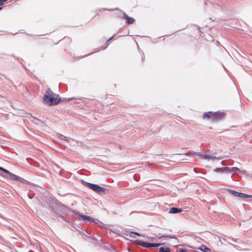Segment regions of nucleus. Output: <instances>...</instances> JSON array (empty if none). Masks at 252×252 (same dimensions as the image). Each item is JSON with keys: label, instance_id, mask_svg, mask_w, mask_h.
Segmentation results:
<instances>
[{"label": "nucleus", "instance_id": "1", "mask_svg": "<svg viewBox=\"0 0 252 252\" xmlns=\"http://www.w3.org/2000/svg\"><path fill=\"white\" fill-rule=\"evenodd\" d=\"M61 100L60 98H58V95L54 94L52 91L48 89L46 92L43 97L44 103L49 105H55L59 103Z\"/></svg>", "mask_w": 252, "mask_h": 252}, {"label": "nucleus", "instance_id": "2", "mask_svg": "<svg viewBox=\"0 0 252 252\" xmlns=\"http://www.w3.org/2000/svg\"><path fill=\"white\" fill-rule=\"evenodd\" d=\"M0 171H3L4 173V174H3L0 172V175L6 178L10 179L12 181H17L23 183H25L26 182V181L25 179L17 176V175L10 172L7 170L1 167H0Z\"/></svg>", "mask_w": 252, "mask_h": 252}, {"label": "nucleus", "instance_id": "3", "mask_svg": "<svg viewBox=\"0 0 252 252\" xmlns=\"http://www.w3.org/2000/svg\"><path fill=\"white\" fill-rule=\"evenodd\" d=\"M223 117V113L220 112L213 113L208 112L203 115V118H207L214 121H217Z\"/></svg>", "mask_w": 252, "mask_h": 252}, {"label": "nucleus", "instance_id": "4", "mask_svg": "<svg viewBox=\"0 0 252 252\" xmlns=\"http://www.w3.org/2000/svg\"><path fill=\"white\" fill-rule=\"evenodd\" d=\"M86 186L90 189L97 193L103 192L105 189L96 184H94L90 183H86Z\"/></svg>", "mask_w": 252, "mask_h": 252}, {"label": "nucleus", "instance_id": "5", "mask_svg": "<svg viewBox=\"0 0 252 252\" xmlns=\"http://www.w3.org/2000/svg\"><path fill=\"white\" fill-rule=\"evenodd\" d=\"M136 243L145 248L158 247L161 245L159 243H150L140 240H137Z\"/></svg>", "mask_w": 252, "mask_h": 252}, {"label": "nucleus", "instance_id": "6", "mask_svg": "<svg viewBox=\"0 0 252 252\" xmlns=\"http://www.w3.org/2000/svg\"><path fill=\"white\" fill-rule=\"evenodd\" d=\"M79 218L80 220H83L86 222H94L95 223L100 225L101 222L97 219H94L90 216L85 215H79Z\"/></svg>", "mask_w": 252, "mask_h": 252}, {"label": "nucleus", "instance_id": "7", "mask_svg": "<svg viewBox=\"0 0 252 252\" xmlns=\"http://www.w3.org/2000/svg\"><path fill=\"white\" fill-rule=\"evenodd\" d=\"M227 190L234 196L239 197L242 198H245L246 197L248 196L247 194L238 192L229 189H227Z\"/></svg>", "mask_w": 252, "mask_h": 252}, {"label": "nucleus", "instance_id": "8", "mask_svg": "<svg viewBox=\"0 0 252 252\" xmlns=\"http://www.w3.org/2000/svg\"><path fill=\"white\" fill-rule=\"evenodd\" d=\"M57 209L58 211L61 213H65L69 210L67 207L62 204H57Z\"/></svg>", "mask_w": 252, "mask_h": 252}, {"label": "nucleus", "instance_id": "9", "mask_svg": "<svg viewBox=\"0 0 252 252\" xmlns=\"http://www.w3.org/2000/svg\"><path fill=\"white\" fill-rule=\"evenodd\" d=\"M223 169H224V172H236L237 171H239L240 169L237 167H223Z\"/></svg>", "mask_w": 252, "mask_h": 252}, {"label": "nucleus", "instance_id": "10", "mask_svg": "<svg viewBox=\"0 0 252 252\" xmlns=\"http://www.w3.org/2000/svg\"><path fill=\"white\" fill-rule=\"evenodd\" d=\"M223 158V157H217L216 156H214L213 155L212 156H210V155H207V158H205V160H221Z\"/></svg>", "mask_w": 252, "mask_h": 252}, {"label": "nucleus", "instance_id": "11", "mask_svg": "<svg viewBox=\"0 0 252 252\" xmlns=\"http://www.w3.org/2000/svg\"><path fill=\"white\" fill-rule=\"evenodd\" d=\"M123 15V17L125 19L127 20V23L128 24H131L134 21V19L132 17H129L125 12H122Z\"/></svg>", "mask_w": 252, "mask_h": 252}, {"label": "nucleus", "instance_id": "12", "mask_svg": "<svg viewBox=\"0 0 252 252\" xmlns=\"http://www.w3.org/2000/svg\"><path fill=\"white\" fill-rule=\"evenodd\" d=\"M183 211V210L180 208H177L175 207H172L170 209L169 211V213L170 214H176L178 213H180Z\"/></svg>", "mask_w": 252, "mask_h": 252}, {"label": "nucleus", "instance_id": "13", "mask_svg": "<svg viewBox=\"0 0 252 252\" xmlns=\"http://www.w3.org/2000/svg\"><path fill=\"white\" fill-rule=\"evenodd\" d=\"M198 250L202 251L203 252H209L210 251V249L207 247L205 245H202L199 248H198Z\"/></svg>", "mask_w": 252, "mask_h": 252}, {"label": "nucleus", "instance_id": "14", "mask_svg": "<svg viewBox=\"0 0 252 252\" xmlns=\"http://www.w3.org/2000/svg\"><path fill=\"white\" fill-rule=\"evenodd\" d=\"M159 252H170L169 248L161 247L159 248Z\"/></svg>", "mask_w": 252, "mask_h": 252}, {"label": "nucleus", "instance_id": "15", "mask_svg": "<svg viewBox=\"0 0 252 252\" xmlns=\"http://www.w3.org/2000/svg\"><path fill=\"white\" fill-rule=\"evenodd\" d=\"M135 235L140 236L141 235L137 232H130L129 234V236L132 238H135L136 236Z\"/></svg>", "mask_w": 252, "mask_h": 252}, {"label": "nucleus", "instance_id": "16", "mask_svg": "<svg viewBox=\"0 0 252 252\" xmlns=\"http://www.w3.org/2000/svg\"><path fill=\"white\" fill-rule=\"evenodd\" d=\"M197 156L202 159H205L207 158V155H203L202 154H197Z\"/></svg>", "mask_w": 252, "mask_h": 252}, {"label": "nucleus", "instance_id": "17", "mask_svg": "<svg viewBox=\"0 0 252 252\" xmlns=\"http://www.w3.org/2000/svg\"><path fill=\"white\" fill-rule=\"evenodd\" d=\"M215 171L216 172H224V169H223V167L222 168H216L215 170Z\"/></svg>", "mask_w": 252, "mask_h": 252}, {"label": "nucleus", "instance_id": "18", "mask_svg": "<svg viewBox=\"0 0 252 252\" xmlns=\"http://www.w3.org/2000/svg\"><path fill=\"white\" fill-rule=\"evenodd\" d=\"M60 138L61 139L64 140H67L68 139V138L66 137H65V136L63 135L60 136Z\"/></svg>", "mask_w": 252, "mask_h": 252}, {"label": "nucleus", "instance_id": "19", "mask_svg": "<svg viewBox=\"0 0 252 252\" xmlns=\"http://www.w3.org/2000/svg\"><path fill=\"white\" fill-rule=\"evenodd\" d=\"M32 118H33L34 120H35L37 121L38 122V124L42 123V122H41L40 120H39L37 119V118H36L35 117H33V116H32Z\"/></svg>", "mask_w": 252, "mask_h": 252}, {"label": "nucleus", "instance_id": "20", "mask_svg": "<svg viewBox=\"0 0 252 252\" xmlns=\"http://www.w3.org/2000/svg\"><path fill=\"white\" fill-rule=\"evenodd\" d=\"M179 252H187V251L185 249H182L179 251Z\"/></svg>", "mask_w": 252, "mask_h": 252}, {"label": "nucleus", "instance_id": "21", "mask_svg": "<svg viewBox=\"0 0 252 252\" xmlns=\"http://www.w3.org/2000/svg\"><path fill=\"white\" fill-rule=\"evenodd\" d=\"M248 197H246L245 198H252V195H248Z\"/></svg>", "mask_w": 252, "mask_h": 252}, {"label": "nucleus", "instance_id": "22", "mask_svg": "<svg viewBox=\"0 0 252 252\" xmlns=\"http://www.w3.org/2000/svg\"><path fill=\"white\" fill-rule=\"evenodd\" d=\"M168 237H169V238H174V237L172 236H168Z\"/></svg>", "mask_w": 252, "mask_h": 252}, {"label": "nucleus", "instance_id": "23", "mask_svg": "<svg viewBox=\"0 0 252 252\" xmlns=\"http://www.w3.org/2000/svg\"><path fill=\"white\" fill-rule=\"evenodd\" d=\"M113 38V37H112L111 38H110V39H108V41L111 40Z\"/></svg>", "mask_w": 252, "mask_h": 252}, {"label": "nucleus", "instance_id": "24", "mask_svg": "<svg viewBox=\"0 0 252 252\" xmlns=\"http://www.w3.org/2000/svg\"><path fill=\"white\" fill-rule=\"evenodd\" d=\"M1 9V8L0 7V10Z\"/></svg>", "mask_w": 252, "mask_h": 252}]
</instances>
